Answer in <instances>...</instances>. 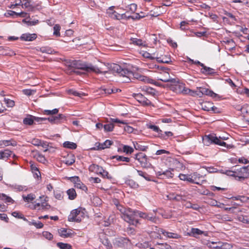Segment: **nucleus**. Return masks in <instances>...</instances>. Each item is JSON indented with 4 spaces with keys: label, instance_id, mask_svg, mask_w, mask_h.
Wrapping results in <instances>:
<instances>
[{
    "label": "nucleus",
    "instance_id": "nucleus-1",
    "mask_svg": "<svg viewBox=\"0 0 249 249\" xmlns=\"http://www.w3.org/2000/svg\"><path fill=\"white\" fill-rule=\"evenodd\" d=\"M108 71L112 73H117L120 76H122L124 79L123 82L128 83L133 78L139 79L140 81H145L146 77L140 75L138 73H134L132 71L128 70L127 69H123L119 65L112 63L109 64L107 68Z\"/></svg>",
    "mask_w": 249,
    "mask_h": 249
},
{
    "label": "nucleus",
    "instance_id": "nucleus-2",
    "mask_svg": "<svg viewBox=\"0 0 249 249\" xmlns=\"http://www.w3.org/2000/svg\"><path fill=\"white\" fill-rule=\"evenodd\" d=\"M116 206L121 213V217L125 221L133 225H136L139 223L136 218L137 211H133L130 208H126L120 205H117Z\"/></svg>",
    "mask_w": 249,
    "mask_h": 249
},
{
    "label": "nucleus",
    "instance_id": "nucleus-3",
    "mask_svg": "<svg viewBox=\"0 0 249 249\" xmlns=\"http://www.w3.org/2000/svg\"><path fill=\"white\" fill-rule=\"evenodd\" d=\"M73 67L76 69H79L87 72H94L97 73H106L108 71H102L103 69L102 67H98L92 65L91 64L82 63L80 61H75L72 63Z\"/></svg>",
    "mask_w": 249,
    "mask_h": 249
},
{
    "label": "nucleus",
    "instance_id": "nucleus-4",
    "mask_svg": "<svg viewBox=\"0 0 249 249\" xmlns=\"http://www.w3.org/2000/svg\"><path fill=\"white\" fill-rule=\"evenodd\" d=\"M204 145L209 146L212 143L216 144L220 146H226V143L222 142L215 134H210L205 136L202 139Z\"/></svg>",
    "mask_w": 249,
    "mask_h": 249
},
{
    "label": "nucleus",
    "instance_id": "nucleus-5",
    "mask_svg": "<svg viewBox=\"0 0 249 249\" xmlns=\"http://www.w3.org/2000/svg\"><path fill=\"white\" fill-rule=\"evenodd\" d=\"M158 68L160 71H161L159 72V74L157 76L158 80L162 81L164 82H174L175 79L170 77L169 72L167 71L168 69H166L163 67H160L158 66Z\"/></svg>",
    "mask_w": 249,
    "mask_h": 249
},
{
    "label": "nucleus",
    "instance_id": "nucleus-6",
    "mask_svg": "<svg viewBox=\"0 0 249 249\" xmlns=\"http://www.w3.org/2000/svg\"><path fill=\"white\" fill-rule=\"evenodd\" d=\"M170 83V88L172 91L177 93L187 94L185 91L187 88H186L182 83L177 81L176 79H175L174 82H171Z\"/></svg>",
    "mask_w": 249,
    "mask_h": 249
},
{
    "label": "nucleus",
    "instance_id": "nucleus-7",
    "mask_svg": "<svg viewBox=\"0 0 249 249\" xmlns=\"http://www.w3.org/2000/svg\"><path fill=\"white\" fill-rule=\"evenodd\" d=\"M84 213L80 209L72 210L68 216L69 221L80 222L84 217Z\"/></svg>",
    "mask_w": 249,
    "mask_h": 249
},
{
    "label": "nucleus",
    "instance_id": "nucleus-8",
    "mask_svg": "<svg viewBox=\"0 0 249 249\" xmlns=\"http://www.w3.org/2000/svg\"><path fill=\"white\" fill-rule=\"evenodd\" d=\"M135 159L137 160L142 167H148L149 162L146 155L143 153L140 152L135 155Z\"/></svg>",
    "mask_w": 249,
    "mask_h": 249
},
{
    "label": "nucleus",
    "instance_id": "nucleus-9",
    "mask_svg": "<svg viewBox=\"0 0 249 249\" xmlns=\"http://www.w3.org/2000/svg\"><path fill=\"white\" fill-rule=\"evenodd\" d=\"M69 179L74 183L75 187L80 189L84 191L88 190L87 187L81 181L78 177H71L69 178Z\"/></svg>",
    "mask_w": 249,
    "mask_h": 249
},
{
    "label": "nucleus",
    "instance_id": "nucleus-10",
    "mask_svg": "<svg viewBox=\"0 0 249 249\" xmlns=\"http://www.w3.org/2000/svg\"><path fill=\"white\" fill-rule=\"evenodd\" d=\"M236 177L244 179L249 176V166H243L236 169Z\"/></svg>",
    "mask_w": 249,
    "mask_h": 249
},
{
    "label": "nucleus",
    "instance_id": "nucleus-11",
    "mask_svg": "<svg viewBox=\"0 0 249 249\" xmlns=\"http://www.w3.org/2000/svg\"><path fill=\"white\" fill-rule=\"evenodd\" d=\"M46 118H40L29 115L28 117L23 119V122L25 124L32 125L33 124L34 121L41 123L43 121H46Z\"/></svg>",
    "mask_w": 249,
    "mask_h": 249
},
{
    "label": "nucleus",
    "instance_id": "nucleus-12",
    "mask_svg": "<svg viewBox=\"0 0 249 249\" xmlns=\"http://www.w3.org/2000/svg\"><path fill=\"white\" fill-rule=\"evenodd\" d=\"M133 96L137 101L143 106H149L151 104L150 100L141 93H133Z\"/></svg>",
    "mask_w": 249,
    "mask_h": 249
},
{
    "label": "nucleus",
    "instance_id": "nucleus-13",
    "mask_svg": "<svg viewBox=\"0 0 249 249\" xmlns=\"http://www.w3.org/2000/svg\"><path fill=\"white\" fill-rule=\"evenodd\" d=\"M159 232L168 238L179 239L181 238V236L180 234L176 232L167 231L163 229H160L159 230Z\"/></svg>",
    "mask_w": 249,
    "mask_h": 249
},
{
    "label": "nucleus",
    "instance_id": "nucleus-14",
    "mask_svg": "<svg viewBox=\"0 0 249 249\" xmlns=\"http://www.w3.org/2000/svg\"><path fill=\"white\" fill-rule=\"evenodd\" d=\"M199 90L201 93V97L203 95H206L207 96H209L213 98H216L218 96V95L216 93L213 92L212 90L203 87H198Z\"/></svg>",
    "mask_w": 249,
    "mask_h": 249
},
{
    "label": "nucleus",
    "instance_id": "nucleus-15",
    "mask_svg": "<svg viewBox=\"0 0 249 249\" xmlns=\"http://www.w3.org/2000/svg\"><path fill=\"white\" fill-rule=\"evenodd\" d=\"M201 108L207 111H215V109L217 108L213 105V103L211 102H204L201 104Z\"/></svg>",
    "mask_w": 249,
    "mask_h": 249
},
{
    "label": "nucleus",
    "instance_id": "nucleus-16",
    "mask_svg": "<svg viewBox=\"0 0 249 249\" xmlns=\"http://www.w3.org/2000/svg\"><path fill=\"white\" fill-rule=\"evenodd\" d=\"M40 199H41V203L36 202L34 205L35 209H40L39 207H41L43 209H48L50 206L46 203V197L45 198L44 196H40Z\"/></svg>",
    "mask_w": 249,
    "mask_h": 249
},
{
    "label": "nucleus",
    "instance_id": "nucleus-17",
    "mask_svg": "<svg viewBox=\"0 0 249 249\" xmlns=\"http://www.w3.org/2000/svg\"><path fill=\"white\" fill-rule=\"evenodd\" d=\"M89 171L90 172H94L97 174L100 175L101 172L103 171V168L102 167L98 165L92 164L89 166Z\"/></svg>",
    "mask_w": 249,
    "mask_h": 249
},
{
    "label": "nucleus",
    "instance_id": "nucleus-18",
    "mask_svg": "<svg viewBox=\"0 0 249 249\" xmlns=\"http://www.w3.org/2000/svg\"><path fill=\"white\" fill-rule=\"evenodd\" d=\"M131 44H133L135 45H137L139 47H146V44L145 41H142L141 39L137 38L131 37L130 38Z\"/></svg>",
    "mask_w": 249,
    "mask_h": 249
},
{
    "label": "nucleus",
    "instance_id": "nucleus-19",
    "mask_svg": "<svg viewBox=\"0 0 249 249\" xmlns=\"http://www.w3.org/2000/svg\"><path fill=\"white\" fill-rule=\"evenodd\" d=\"M36 38V35L35 34H24L20 36L22 40L31 41L35 40Z\"/></svg>",
    "mask_w": 249,
    "mask_h": 249
},
{
    "label": "nucleus",
    "instance_id": "nucleus-20",
    "mask_svg": "<svg viewBox=\"0 0 249 249\" xmlns=\"http://www.w3.org/2000/svg\"><path fill=\"white\" fill-rule=\"evenodd\" d=\"M211 244L210 245V246L211 248H213V249H227L226 246H229V244L227 243H223L222 242H211Z\"/></svg>",
    "mask_w": 249,
    "mask_h": 249
},
{
    "label": "nucleus",
    "instance_id": "nucleus-21",
    "mask_svg": "<svg viewBox=\"0 0 249 249\" xmlns=\"http://www.w3.org/2000/svg\"><path fill=\"white\" fill-rule=\"evenodd\" d=\"M71 231V230H67L65 228H61L58 230L59 235L65 238L71 236L72 234Z\"/></svg>",
    "mask_w": 249,
    "mask_h": 249
},
{
    "label": "nucleus",
    "instance_id": "nucleus-22",
    "mask_svg": "<svg viewBox=\"0 0 249 249\" xmlns=\"http://www.w3.org/2000/svg\"><path fill=\"white\" fill-rule=\"evenodd\" d=\"M202 73L205 75H213L215 73L214 70L207 67L204 65L203 67H202V69L200 70Z\"/></svg>",
    "mask_w": 249,
    "mask_h": 249
},
{
    "label": "nucleus",
    "instance_id": "nucleus-23",
    "mask_svg": "<svg viewBox=\"0 0 249 249\" xmlns=\"http://www.w3.org/2000/svg\"><path fill=\"white\" fill-rule=\"evenodd\" d=\"M112 142L107 140L104 142L100 143H98L97 149H104L107 148H108L112 144Z\"/></svg>",
    "mask_w": 249,
    "mask_h": 249
},
{
    "label": "nucleus",
    "instance_id": "nucleus-24",
    "mask_svg": "<svg viewBox=\"0 0 249 249\" xmlns=\"http://www.w3.org/2000/svg\"><path fill=\"white\" fill-rule=\"evenodd\" d=\"M178 178L180 180L183 181H187L190 183L194 182V179L191 178V175H185L182 174H180L178 176Z\"/></svg>",
    "mask_w": 249,
    "mask_h": 249
},
{
    "label": "nucleus",
    "instance_id": "nucleus-25",
    "mask_svg": "<svg viewBox=\"0 0 249 249\" xmlns=\"http://www.w3.org/2000/svg\"><path fill=\"white\" fill-rule=\"evenodd\" d=\"M157 59V61L163 63H169L171 62V58L168 55H164L162 56H156L155 57Z\"/></svg>",
    "mask_w": 249,
    "mask_h": 249
},
{
    "label": "nucleus",
    "instance_id": "nucleus-26",
    "mask_svg": "<svg viewBox=\"0 0 249 249\" xmlns=\"http://www.w3.org/2000/svg\"><path fill=\"white\" fill-rule=\"evenodd\" d=\"M12 154V151L8 149H5L0 151V159L5 160Z\"/></svg>",
    "mask_w": 249,
    "mask_h": 249
},
{
    "label": "nucleus",
    "instance_id": "nucleus-27",
    "mask_svg": "<svg viewBox=\"0 0 249 249\" xmlns=\"http://www.w3.org/2000/svg\"><path fill=\"white\" fill-rule=\"evenodd\" d=\"M185 91H186L187 94H189L192 96H198L201 97V93L198 87L197 88L196 90H193L189 89H187Z\"/></svg>",
    "mask_w": 249,
    "mask_h": 249
},
{
    "label": "nucleus",
    "instance_id": "nucleus-28",
    "mask_svg": "<svg viewBox=\"0 0 249 249\" xmlns=\"http://www.w3.org/2000/svg\"><path fill=\"white\" fill-rule=\"evenodd\" d=\"M64 163L68 165H71L75 162V158L73 155H68L67 158L63 160Z\"/></svg>",
    "mask_w": 249,
    "mask_h": 249
},
{
    "label": "nucleus",
    "instance_id": "nucleus-29",
    "mask_svg": "<svg viewBox=\"0 0 249 249\" xmlns=\"http://www.w3.org/2000/svg\"><path fill=\"white\" fill-rule=\"evenodd\" d=\"M67 194L69 196V198L70 200L74 199L77 196L75 190L73 188H71L67 190Z\"/></svg>",
    "mask_w": 249,
    "mask_h": 249
},
{
    "label": "nucleus",
    "instance_id": "nucleus-30",
    "mask_svg": "<svg viewBox=\"0 0 249 249\" xmlns=\"http://www.w3.org/2000/svg\"><path fill=\"white\" fill-rule=\"evenodd\" d=\"M203 231L197 228H192L190 235L196 237L197 235L202 234Z\"/></svg>",
    "mask_w": 249,
    "mask_h": 249
},
{
    "label": "nucleus",
    "instance_id": "nucleus-31",
    "mask_svg": "<svg viewBox=\"0 0 249 249\" xmlns=\"http://www.w3.org/2000/svg\"><path fill=\"white\" fill-rule=\"evenodd\" d=\"M40 146H41L43 148H44V150H43L44 152H47L48 151L53 152L54 151V150L53 149V148H52L51 146H49L46 142L43 141Z\"/></svg>",
    "mask_w": 249,
    "mask_h": 249
},
{
    "label": "nucleus",
    "instance_id": "nucleus-32",
    "mask_svg": "<svg viewBox=\"0 0 249 249\" xmlns=\"http://www.w3.org/2000/svg\"><path fill=\"white\" fill-rule=\"evenodd\" d=\"M22 197L25 202H31L36 198V196L33 194H30L27 196H22Z\"/></svg>",
    "mask_w": 249,
    "mask_h": 249
},
{
    "label": "nucleus",
    "instance_id": "nucleus-33",
    "mask_svg": "<svg viewBox=\"0 0 249 249\" xmlns=\"http://www.w3.org/2000/svg\"><path fill=\"white\" fill-rule=\"evenodd\" d=\"M142 89L153 96L156 94V90L152 88L144 86L142 87Z\"/></svg>",
    "mask_w": 249,
    "mask_h": 249
},
{
    "label": "nucleus",
    "instance_id": "nucleus-34",
    "mask_svg": "<svg viewBox=\"0 0 249 249\" xmlns=\"http://www.w3.org/2000/svg\"><path fill=\"white\" fill-rule=\"evenodd\" d=\"M3 145L5 146H7L9 145H12L14 146L17 145V142L15 141L3 140L0 142V145Z\"/></svg>",
    "mask_w": 249,
    "mask_h": 249
},
{
    "label": "nucleus",
    "instance_id": "nucleus-35",
    "mask_svg": "<svg viewBox=\"0 0 249 249\" xmlns=\"http://www.w3.org/2000/svg\"><path fill=\"white\" fill-rule=\"evenodd\" d=\"M63 146L64 147L71 149H74L76 148L77 145L76 143L70 142H65L63 143Z\"/></svg>",
    "mask_w": 249,
    "mask_h": 249
},
{
    "label": "nucleus",
    "instance_id": "nucleus-36",
    "mask_svg": "<svg viewBox=\"0 0 249 249\" xmlns=\"http://www.w3.org/2000/svg\"><path fill=\"white\" fill-rule=\"evenodd\" d=\"M191 178L194 179V182H192V183L199 184V183L197 181V180H199L200 178H202V176L197 172H195L191 174Z\"/></svg>",
    "mask_w": 249,
    "mask_h": 249
},
{
    "label": "nucleus",
    "instance_id": "nucleus-37",
    "mask_svg": "<svg viewBox=\"0 0 249 249\" xmlns=\"http://www.w3.org/2000/svg\"><path fill=\"white\" fill-rule=\"evenodd\" d=\"M113 159H116L118 161H122L125 162H129L130 161V159L129 158L122 156H115L113 157Z\"/></svg>",
    "mask_w": 249,
    "mask_h": 249
},
{
    "label": "nucleus",
    "instance_id": "nucleus-38",
    "mask_svg": "<svg viewBox=\"0 0 249 249\" xmlns=\"http://www.w3.org/2000/svg\"><path fill=\"white\" fill-rule=\"evenodd\" d=\"M123 151L126 154H131L133 152L134 149L130 146L124 145L123 146Z\"/></svg>",
    "mask_w": 249,
    "mask_h": 249
},
{
    "label": "nucleus",
    "instance_id": "nucleus-39",
    "mask_svg": "<svg viewBox=\"0 0 249 249\" xmlns=\"http://www.w3.org/2000/svg\"><path fill=\"white\" fill-rule=\"evenodd\" d=\"M30 225H34L37 229L42 228L43 227V224L39 221L32 220V221L29 222Z\"/></svg>",
    "mask_w": 249,
    "mask_h": 249
},
{
    "label": "nucleus",
    "instance_id": "nucleus-40",
    "mask_svg": "<svg viewBox=\"0 0 249 249\" xmlns=\"http://www.w3.org/2000/svg\"><path fill=\"white\" fill-rule=\"evenodd\" d=\"M57 246L61 249H71V246L67 243H63L62 242H59L57 244Z\"/></svg>",
    "mask_w": 249,
    "mask_h": 249
},
{
    "label": "nucleus",
    "instance_id": "nucleus-41",
    "mask_svg": "<svg viewBox=\"0 0 249 249\" xmlns=\"http://www.w3.org/2000/svg\"><path fill=\"white\" fill-rule=\"evenodd\" d=\"M137 172L138 173L139 175L143 177L145 179L148 181H150V177L146 173L143 172L142 171L137 170Z\"/></svg>",
    "mask_w": 249,
    "mask_h": 249
},
{
    "label": "nucleus",
    "instance_id": "nucleus-42",
    "mask_svg": "<svg viewBox=\"0 0 249 249\" xmlns=\"http://www.w3.org/2000/svg\"><path fill=\"white\" fill-rule=\"evenodd\" d=\"M0 199L5 200L6 202L13 203L14 200L9 196H7L4 194H0Z\"/></svg>",
    "mask_w": 249,
    "mask_h": 249
},
{
    "label": "nucleus",
    "instance_id": "nucleus-43",
    "mask_svg": "<svg viewBox=\"0 0 249 249\" xmlns=\"http://www.w3.org/2000/svg\"><path fill=\"white\" fill-rule=\"evenodd\" d=\"M137 6L135 3H131L128 5V6L126 7V10L128 11V10L131 11L132 13H134L137 9ZM127 13V12H126Z\"/></svg>",
    "mask_w": 249,
    "mask_h": 249
},
{
    "label": "nucleus",
    "instance_id": "nucleus-44",
    "mask_svg": "<svg viewBox=\"0 0 249 249\" xmlns=\"http://www.w3.org/2000/svg\"><path fill=\"white\" fill-rule=\"evenodd\" d=\"M147 220H149L153 223H157L160 221L159 219L155 216L149 213Z\"/></svg>",
    "mask_w": 249,
    "mask_h": 249
},
{
    "label": "nucleus",
    "instance_id": "nucleus-45",
    "mask_svg": "<svg viewBox=\"0 0 249 249\" xmlns=\"http://www.w3.org/2000/svg\"><path fill=\"white\" fill-rule=\"evenodd\" d=\"M114 124L112 123L105 124L104 125V128L105 131L110 132L112 131L114 128Z\"/></svg>",
    "mask_w": 249,
    "mask_h": 249
},
{
    "label": "nucleus",
    "instance_id": "nucleus-46",
    "mask_svg": "<svg viewBox=\"0 0 249 249\" xmlns=\"http://www.w3.org/2000/svg\"><path fill=\"white\" fill-rule=\"evenodd\" d=\"M40 51L43 53H47L48 54L53 53V51L52 49L47 47H42L40 48Z\"/></svg>",
    "mask_w": 249,
    "mask_h": 249
},
{
    "label": "nucleus",
    "instance_id": "nucleus-47",
    "mask_svg": "<svg viewBox=\"0 0 249 249\" xmlns=\"http://www.w3.org/2000/svg\"><path fill=\"white\" fill-rule=\"evenodd\" d=\"M58 109L55 108L52 110H44V113L47 115H53L56 114L58 113Z\"/></svg>",
    "mask_w": 249,
    "mask_h": 249
},
{
    "label": "nucleus",
    "instance_id": "nucleus-48",
    "mask_svg": "<svg viewBox=\"0 0 249 249\" xmlns=\"http://www.w3.org/2000/svg\"><path fill=\"white\" fill-rule=\"evenodd\" d=\"M4 102L8 107H13L15 105L14 101L9 99L4 98Z\"/></svg>",
    "mask_w": 249,
    "mask_h": 249
},
{
    "label": "nucleus",
    "instance_id": "nucleus-49",
    "mask_svg": "<svg viewBox=\"0 0 249 249\" xmlns=\"http://www.w3.org/2000/svg\"><path fill=\"white\" fill-rule=\"evenodd\" d=\"M60 27L58 24H55L53 27V35L56 36H60Z\"/></svg>",
    "mask_w": 249,
    "mask_h": 249
},
{
    "label": "nucleus",
    "instance_id": "nucleus-50",
    "mask_svg": "<svg viewBox=\"0 0 249 249\" xmlns=\"http://www.w3.org/2000/svg\"><path fill=\"white\" fill-rule=\"evenodd\" d=\"M102 243L107 247L108 249L112 248V245L108 239H105L102 241Z\"/></svg>",
    "mask_w": 249,
    "mask_h": 249
},
{
    "label": "nucleus",
    "instance_id": "nucleus-51",
    "mask_svg": "<svg viewBox=\"0 0 249 249\" xmlns=\"http://www.w3.org/2000/svg\"><path fill=\"white\" fill-rule=\"evenodd\" d=\"M188 25V22H187L185 21H183L180 22V28L182 30H188L189 29Z\"/></svg>",
    "mask_w": 249,
    "mask_h": 249
},
{
    "label": "nucleus",
    "instance_id": "nucleus-52",
    "mask_svg": "<svg viewBox=\"0 0 249 249\" xmlns=\"http://www.w3.org/2000/svg\"><path fill=\"white\" fill-rule=\"evenodd\" d=\"M8 14L10 15V16H14V15H16L17 16H19V17H24V16L23 15H24L25 13H24V12H20V13H17L16 12H14L13 11H10Z\"/></svg>",
    "mask_w": 249,
    "mask_h": 249
},
{
    "label": "nucleus",
    "instance_id": "nucleus-53",
    "mask_svg": "<svg viewBox=\"0 0 249 249\" xmlns=\"http://www.w3.org/2000/svg\"><path fill=\"white\" fill-rule=\"evenodd\" d=\"M158 244L160 246L159 247V249H172L171 247L166 243H161Z\"/></svg>",
    "mask_w": 249,
    "mask_h": 249
},
{
    "label": "nucleus",
    "instance_id": "nucleus-54",
    "mask_svg": "<svg viewBox=\"0 0 249 249\" xmlns=\"http://www.w3.org/2000/svg\"><path fill=\"white\" fill-rule=\"evenodd\" d=\"M148 128L152 129L155 132H158L159 134H161L162 132V131L159 128V127L155 125H150Z\"/></svg>",
    "mask_w": 249,
    "mask_h": 249
},
{
    "label": "nucleus",
    "instance_id": "nucleus-55",
    "mask_svg": "<svg viewBox=\"0 0 249 249\" xmlns=\"http://www.w3.org/2000/svg\"><path fill=\"white\" fill-rule=\"evenodd\" d=\"M186 207L188 208H192L194 210H197L199 209V206L197 204H193L191 203H187Z\"/></svg>",
    "mask_w": 249,
    "mask_h": 249
},
{
    "label": "nucleus",
    "instance_id": "nucleus-56",
    "mask_svg": "<svg viewBox=\"0 0 249 249\" xmlns=\"http://www.w3.org/2000/svg\"><path fill=\"white\" fill-rule=\"evenodd\" d=\"M137 216H139L140 217L147 219L149 213H146L140 211H137Z\"/></svg>",
    "mask_w": 249,
    "mask_h": 249
},
{
    "label": "nucleus",
    "instance_id": "nucleus-57",
    "mask_svg": "<svg viewBox=\"0 0 249 249\" xmlns=\"http://www.w3.org/2000/svg\"><path fill=\"white\" fill-rule=\"evenodd\" d=\"M12 214L13 216H14L15 217H18V218L23 219L24 221H27V219L26 218L23 217L22 214H20L17 212H14L12 213Z\"/></svg>",
    "mask_w": 249,
    "mask_h": 249
},
{
    "label": "nucleus",
    "instance_id": "nucleus-58",
    "mask_svg": "<svg viewBox=\"0 0 249 249\" xmlns=\"http://www.w3.org/2000/svg\"><path fill=\"white\" fill-rule=\"evenodd\" d=\"M163 175L165 176L167 178H172L173 177V174L171 171L166 170L162 172Z\"/></svg>",
    "mask_w": 249,
    "mask_h": 249
},
{
    "label": "nucleus",
    "instance_id": "nucleus-59",
    "mask_svg": "<svg viewBox=\"0 0 249 249\" xmlns=\"http://www.w3.org/2000/svg\"><path fill=\"white\" fill-rule=\"evenodd\" d=\"M23 93L28 96H30L34 94L35 93V91L32 89H26L23 90Z\"/></svg>",
    "mask_w": 249,
    "mask_h": 249
},
{
    "label": "nucleus",
    "instance_id": "nucleus-60",
    "mask_svg": "<svg viewBox=\"0 0 249 249\" xmlns=\"http://www.w3.org/2000/svg\"><path fill=\"white\" fill-rule=\"evenodd\" d=\"M225 15H226L228 17L230 18L231 19L232 22H234L237 20L235 17L231 13L226 12L225 13Z\"/></svg>",
    "mask_w": 249,
    "mask_h": 249
},
{
    "label": "nucleus",
    "instance_id": "nucleus-61",
    "mask_svg": "<svg viewBox=\"0 0 249 249\" xmlns=\"http://www.w3.org/2000/svg\"><path fill=\"white\" fill-rule=\"evenodd\" d=\"M30 164H31V165H30L31 168V170H32V171L33 172L36 171L37 172V173H36L37 177H38V176H39L38 174L39 175H40V172L38 171V169L36 166V165H35L34 164L31 163V162H30Z\"/></svg>",
    "mask_w": 249,
    "mask_h": 249
},
{
    "label": "nucleus",
    "instance_id": "nucleus-62",
    "mask_svg": "<svg viewBox=\"0 0 249 249\" xmlns=\"http://www.w3.org/2000/svg\"><path fill=\"white\" fill-rule=\"evenodd\" d=\"M238 219L239 221L244 223L249 224V219H248L247 216H240L239 217Z\"/></svg>",
    "mask_w": 249,
    "mask_h": 249
},
{
    "label": "nucleus",
    "instance_id": "nucleus-63",
    "mask_svg": "<svg viewBox=\"0 0 249 249\" xmlns=\"http://www.w3.org/2000/svg\"><path fill=\"white\" fill-rule=\"evenodd\" d=\"M43 141L37 139H34L32 141V143L35 146H40Z\"/></svg>",
    "mask_w": 249,
    "mask_h": 249
},
{
    "label": "nucleus",
    "instance_id": "nucleus-64",
    "mask_svg": "<svg viewBox=\"0 0 249 249\" xmlns=\"http://www.w3.org/2000/svg\"><path fill=\"white\" fill-rule=\"evenodd\" d=\"M54 195L55 197L58 200H61L63 198L62 193L59 191H54Z\"/></svg>",
    "mask_w": 249,
    "mask_h": 249
}]
</instances>
